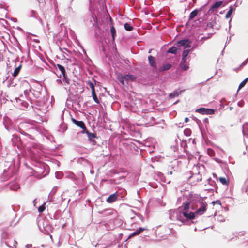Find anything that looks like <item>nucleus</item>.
I'll use <instances>...</instances> for the list:
<instances>
[{"mask_svg":"<svg viewBox=\"0 0 248 248\" xmlns=\"http://www.w3.org/2000/svg\"><path fill=\"white\" fill-rule=\"evenodd\" d=\"M169 218L173 222H179V226L190 224V220L194 218V213L190 212L187 213L186 212H183L182 207H179L177 209L169 211Z\"/></svg>","mask_w":248,"mask_h":248,"instance_id":"f257e3e1","label":"nucleus"},{"mask_svg":"<svg viewBox=\"0 0 248 248\" xmlns=\"http://www.w3.org/2000/svg\"><path fill=\"white\" fill-rule=\"evenodd\" d=\"M24 93L25 95L30 99L31 103L32 104L33 97L42 99L46 94V91L42 85L38 84L33 88H31L29 90H25Z\"/></svg>","mask_w":248,"mask_h":248,"instance_id":"f03ea898","label":"nucleus"},{"mask_svg":"<svg viewBox=\"0 0 248 248\" xmlns=\"http://www.w3.org/2000/svg\"><path fill=\"white\" fill-rule=\"evenodd\" d=\"M197 199L196 200V210L194 213V216L195 215H202L207 210V203L205 202V199L206 197H197ZM193 209H195V208H192Z\"/></svg>","mask_w":248,"mask_h":248,"instance_id":"7ed1b4c3","label":"nucleus"},{"mask_svg":"<svg viewBox=\"0 0 248 248\" xmlns=\"http://www.w3.org/2000/svg\"><path fill=\"white\" fill-rule=\"evenodd\" d=\"M136 78V76L130 74L125 75L120 74L117 77L118 80L123 85L128 84L129 82L134 81Z\"/></svg>","mask_w":248,"mask_h":248,"instance_id":"20e7f679","label":"nucleus"},{"mask_svg":"<svg viewBox=\"0 0 248 248\" xmlns=\"http://www.w3.org/2000/svg\"><path fill=\"white\" fill-rule=\"evenodd\" d=\"M55 67L57 71L59 70L61 73V74H60L59 78H61L62 77H63V81L65 82V84H70V80L67 78L64 67L59 64H57L55 66Z\"/></svg>","mask_w":248,"mask_h":248,"instance_id":"39448f33","label":"nucleus"},{"mask_svg":"<svg viewBox=\"0 0 248 248\" xmlns=\"http://www.w3.org/2000/svg\"><path fill=\"white\" fill-rule=\"evenodd\" d=\"M82 134H86L87 136L88 137L89 141L93 144L95 145L96 142L95 140V139L97 138V135L96 134L94 133L90 132L86 128L84 130H82L81 132Z\"/></svg>","mask_w":248,"mask_h":248,"instance_id":"423d86ee","label":"nucleus"},{"mask_svg":"<svg viewBox=\"0 0 248 248\" xmlns=\"http://www.w3.org/2000/svg\"><path fill=\"white\" fill-rule=\"evenodd\" d=\"M215 110L212 108H200L197 109L195 112L203 115L213 114L215 113Z\"/></svg>","mask_w":248,"mask_h":248,"instance_id":"0eeeda50","label":"nucleus"},{"mask_svg":"<svg viewBox=\"0 0 248 248\" xmlns=\"http://www.w3.org/2000/svg\"><path fill=\"white\" fill-rule=\"evenodd\" d=\"M27 125L26 124L23 123L20 124V127H18L17 129H16V131H18L20 132L21 134L25 135L26 137V139H32V136L31 135L27 133L25 131H24L22 129V127H24Z\"/></svg>","mask_w":248,"mask_h":248,"instance_id":"6e6552de","label":"nucleus"},{"mask_svg":"<svg viewBox=\"0 0 248 248\" xmlns=\"http://www.w3.org/2000/svg\"><path fill=\"white\" fill-rule=\"evenodd\" d=\"M11 141L13 145L14 146L16 145L17 147H18L19 144L21 143L20 138L15 134L12 135Z\"/></svg>","mask_w":248,"mask_h":248,"instance_id":"1a4fd4ad","label":"nucleus"},{"mask_svg":"<svg viewBox=\"0 0 248 248\" xmlns=\"http://www.w3.org/2000/svg\"><path fill=\"white\" fill-rule=\"evenodd\" d=\"M118 194L117 192L111 194L107 199L106 202L108 203H112L117 201L118 198Z\"/></svg>","mask_w":248,"mask_h":248,"instance_id":"9d476101","label":"nucleus"},{"mask_svg":"<svg viewBox=\"0 0 248 248\" xmlns=\"http://www.w3.org/2000/svg\"><path fill=\"white\" fill-rule=\"evenodd\" d=\"M8 187L14 191H16L20 188L19 185L16 181L10 182L8 185Z\"/></svg>","mask_w":248,"mask_h":248,"instance_id":"9b49d317","label":"nucleus"},{"mask_svg":"<svg viewBox=\"0 0 248 248\" xmlns=\"http://www.w3.org/2000/svg\"><path fill=\"white\" fill-rule=\"evenodd\" d=\"M72 121L75 124L82 128V130H84L86 128L85 124L83 121H78L74 118L72 119Z\"/></svg>","mask_w":248,"mask_h":248,"instance_id":"f8f14e48","label":"nucleus"},{"mask_svg":"<svg viewBox=\"0 0 248 248\" xmlns=\"http://www.w3.org/2000/svg\"><path fill=\"white\" fill-rule=\"evenodd\" d=\"M223 3L222 1H217L212 5L209 10V12H212L215 11V9L218 8Z\"/></svg>","mask_w":248,"mask_h":248,"instance_id":"ddd939ff","label":"nucleus"},{"mask_svg":"<svg viewBox=\"0 0 248 248\" xmlns=\"http://www.w3.org/2000/svg\"><path fill=\"white\" fill-rule=\"evenodd\" d=\"M148 59L150 66H151L154 69H155L156 68V64L155 58L150 55L148 56Z\"/></svg>","mask_w":248,"mask_h":248,"instance_id":"4468645a","label":"nucleus"},{"mask_svg":"<svg viewBox=\"0 0 248 248\" xmlns=\"http://www.w3.org/2000/svg\"><path fill=\"white\" fill-rule=\"evenodd\" d=\"M57 190V187H54L53 188V189L51 190V192L49 193L48 196V200L50 202H52L53 201V197L55 195V193H56Z\"/></svg>","mask_w":248,"mask_h":248,"instance_id":"2eb2a0df","label":"nucleus"},{"mask_svg":"<svg viewBox=\"0 0 248 248\" xmlns=\"http://www.w3.org/2000/svg\"><path fill=\"white\" fill-rule=\"evenodd\" d=\"M30 16L31 17H34V18L36 19L37 20H39L40 22H42V19L41 18L38 16V13L36 11L34 10H31L30 12Z\"/></svg>","mask_w":248,"mask_h":248,"instance_id":"dca6fc26","label":"nucleus"},{"mask_svg":"<svg viewBox=\"0 0 248 248\" xmlns=\"http://www.w3.org/2000/svg\"><path fill=\"white\" fill-rule=\"evenodd\" d=\"M188 42L189 40L188 39L181 40L177 42L176 46L178 47H180L182 46H185L186 43H188Z\"/></svg>","mask_w":248,"mask_h":248,"instance_id":"f3484780","label":"nucleus"},{"mask_svg":"<svg viewBox=\"0 0 248 248\" xmlns=\"http://www.w3.org/2000/svg\"><path fill=\"white\" fill-rule=\"evenodd\" d=\"M183 91L181 90L180 91H178L177 90L174 91L172 93L169 94V96L170 98H173L176 97H178L183 92Z\"/></svg>","mask_w":248,"mask_h":248,"instance_id":"a211bd4d","label":"nucleus"},{"mask_svg":"<svg viewBox=\"0 0 248 248\" xmlns=\"http://www.w3.org/2000/svg\"><path fill=\"white\" fill-rule=\"evenodd\" d=\"M171 67V65L169 63H166L165 64H163L162 66L160 68V71H167L169 69H170Z\"/></svg>","mask_w":248,"mask_h":248,"instance_id":"6ab92c4d","label":"nucleus"},{"mask_svg":"<svg viewBox=\"0 0 248 248\" xmlns=\"http://www.w3.org/2000/svg\"><path fill=\"white\" fill-rule=\"evenodd\" d=\"M235 9L233 8L232 6H231L229 7V10L227 13L225 17L226 18H229L231 17V15H232V13L234 11Z\"/></svg>","mask_w":248,"mask_h":248,"instance_id":"aec40b11","label":"nucleus"},{"mask_svg":"<svg viewBox=\"0 0 248 248\" xmlns=\"http://www.w3.org/2000/svg\"><path fill=\"white\" fill-rule=\"evenodd\" d=\"M181 207L182 208L183 212H186V213H189L188 210L190 208V203L187 202L184 203L183 206Z\"/></svg>","mask_w":248,"mask_h":248,"instance_id":"412c9836","label":"nucleus"},{"mask_svg":"<svg viewBox=\"0 0 248 248\" xmlns=\"http://www.w3.org/2000/svg\"><path fill=\"white\" fill-rule=\"evenodd\" d=\"M4 125L5 126V128L9 132H13L14 131H16V129H17L16 128L14 127L12 125H7L5 124V123L4 122Z\"/></svg>","mask_w":248,"mask_h":248,"instance_id":"4be33fe9","label":"nucleus"},{"mask_svg":"<svg viewBox=\"0 0 248 248\" xmlns=\"http://www.w3.org/2000/svg\"><path fill=\"white\" fill-rule=\"evenodd\" d=\"M198 10L197 9H195L192 11L189 16V19L191 20L193 18H194L198 14Z\"/></svg>","mask_w":248,"mask_h":248,"instance_id":"5701e85b","label":"nucleus"},{"mask_svg":"<svg viewBox=\"0 0 248 248\" xmlns=\"http://www.w3.org/2000/svg\"><path fill=\"white\" fill-rule=\"evenodd\" d=\"M110 32L112 37V40H114L115 36H116V31L113 25L110 26Z\"/></svg>","mask_w":248,"mask_h":248,"instance_id":"b1692460","label":"nucleus"},{"mask_svg":"<svg viewBox=\"0 0 248 248\" xmlns=\"http://www.w3.org/2000/svg\"><path fill=\"white\" fill-rule=\"evenodd\" d=\"M177 48L175 46H172L171 48H169L167 51L168 53H171L175 54L177 53Z\"/></svg>","mask_w":248,"mask_h":248,"instance_id":"393cba45","label":"nucleus"},{"mask_svg":"<svg viewBox=\"0 0 248 248\" xmlns=\"http://www.w3.org/2000/svg\"><path fill=\"white\" fill-rule=\"evenodd\" d=\"M191 178L194 179H196L197 182H199L202 181V175L199 173L193 174Z\"/></svg>","mask_w":248,"mask_h":248,"instance_id":"a878e982","label":"nucleus"},{"mask_svg":"<svg viewBox=\"0 0 248 248\" xmlns=\"http://www.w3.org/2000/svg\"><path fill=\"white\" fill-rule=\"evenodd\" d=\"M124 28L125 29V30L127 31H131L133 29V27L131 25V24L128 23H126L124 25Z\"/></svg>","mask_w":248,"mask_h":248,"instance_id":"bb28decb","label":"nucleus"},{"mask_svg":"<svg viewBox=\"0 0 248 248\" xmlns=\"http://www.w3.org/2000/svg\"><path fill=\"white\" fill-rule=\"evenodd\" d=\"M243 133L244 135L248 137V124H246L243 125Z\"/></svg>","mask_w":248,"mask_h":248,"instance_id":"cd10ccee","label":"nucleus"},{"mask_svg":"<svg viewBox=\"0 0 248 248\" xmlns=\"http://www.w3.org/2000/svg\"><path fill=\"white\" fill-rule=\"evenodd\" d=\"M29 106V104L25 101L23 100L21 103L20 108L21 109H24L27 108Z\"/></svg>","mask_w":248,"mask_h":248,"instance_id":"c85d7f7f","label":"nucleus"},{"mask_svg":"<svg viewBox=\"0 0 248 248\" xmlns=\"http://www.w3.org/2000/svg\"><path fill=\"white\" fill-rule=\"evenodd\" d=\"M89 18L93 26H94V25L96 24L97 19L96 16L94 17L93 16H89Z\"/></svg>","mask_w":248,"mask_h":248,"instance_id":"c756f323","label":"nucleus"},{"mask_svg":"<svg viewBox=\"0 0 248 248\" xmlns=\"http://www.w3.org/2000/svg\"><path fill=\"white\" fill-rule=\"evenodd\" d=\"M92 95L93 99L95 102V103H96L97 104H99L100 101L96 95L95 91L93 92H92Z\"/></svg>","mask_w":248,"mask_h":248,"instance_id":"7c9ffc66","label":"nucleus"},{"mask_svg":"<svg viewBox=\"0 0 248 248\" xmlns=\"http://www.w3.org/2000/svg\"><path fill=\"white\" fill-rule=\"evenodd\" d=\"M5 244L8 246L9 247H11V248H16V245H17V242H16V241L14 240V241H12V243H13V246H12L11 245V244L9 242H5Z\"/></svg>","mask_w":248,"mask_h":248,"instance_id":"2f4dec72","label":"nucleus"},{"mask_svg":"<svg viewBox=\"0 0 248 248\" xmlns=\"http://www.w3.org/2000/svg\"><path fill=\"white\" fill-rule=\"evenodd\" d=\"M180 66L182 69L186 71L189 68L188 65L187 64H186V63L182 64V63H180Z\"/></svg>","mask_w":248,"mask_h":248,"instance_id":"473e14b6","label":"nucleus"},{"mask_svg":"<svg viewBox=\"0 0 248 248\" xmlns=\"http://www.w3.org/2000/svg\"><path fill=\"white\" fill-rule=\"evenodd\" d=\"M207 153L208 155L210 156H214L215 155V151L211 148H209L207 149Z\"/></svg>","mask_w":248,"mask_h":248,"instance_id":"72a5a7b5","label":"nucleus"},{"mask_svg":"<svg viewBox=\"0 0 248 248\" xmlns=\"http://www.w3.org/2000/svg\"><path fill=\"white\" fill-rule=\"evenodd\" d=\"M248 80V77L245 78L239 85L238 89H240L242 87H243L246 84Z\"/></svg>","mask_w":248,"mask_h":248,"instance_id":"f704fd0d","label":"nucleus"},{"mask_svg":"<svg viewBox=\"0 0 248 248\" xmlns=\"http://www.w3.org/2000/svg\"><path fill=\"white\" fill-rule=\"evenodd\" d=\"M20 68H21V66H19L18 67H16L15 69L14 73H13V76L14 77H16L18 74V73L19 72V71H20Z\"/></svg>","mask_w":248,"mask_h":248,"instance_id":"c9c22d12","label":"nucleus"},{"mask_svg":"<svg viewBox=\"0 0 248 248\" xmlns=\"http://www.w3.org/2000/svg\"><path fill=\"white\" fill-rule=\"evenodd\" d=\"M2 175L5 179H8L11 177V173L7 174V171L4 170Z\"/></svg>","mask_w":248,"mask_h":248,"instance_id":"e433bc0d","label":"nucleus"},{"mask_svg":"<svg viewBox=\"0 0 248 248\" xmlns=\"http://www.w3.org/2000/svg\"><path fill=\"white\" fill-rule=\"evenodd\" d=\"M87 84H88V86L91 89L92 92H93L95 91L94 85V84L92 82L89 81L88 82Z\"/></svg>","mask_w":248,"mask_h":248,"instance_id":"4c0bfd02","label":"nucleus"},{"mask_svg":"<svg viewBox=\"0 0 248 248\" xmlns=\"http://www.w3.org/2000/svg\"><path fill=\"white\" fill-rule=\"evenodd\" d=\"M67 177L73 180H75L76 179L75 174L71 172H68L67 173Z\"/></svg>","mask_w":248,"mask_h":248,"instance_id":"58836bf2","label":"nucleus"},{"mask_svg":"<svg viewBox=\"0 0 248 248\" xmlns=\"http://www.w3.org/2000/svg\"><path fill=\"white\" fill-rule=\"evenodd\" d=\"M190 50H185L183 52L182 57L186 58Z\"/></svg>","mask_w":248,"mask_h":248,"instance_id":"ea45409f","label":"nucleus"},{"mask_svg":"<svg viewBox=\"0 0 248 248\" xmlns=\"http://www.w3.org/2000/svg\"><path fill=\"white\" fill-rule=\"evenodd\" d=\"M45 204L46 203H44L43 205L38 207V210L39 212L42 213L45 210Z\"/></svg>","mask_w":248,"mask_h":248,"instance_id":"a19ab883","label":"nucleus"},{"mask_svg":"<svg viewBox=\"0 0 248 248\" xmlns=\"http://www.w3.org/2000/svg\"><path fill=\"white\" fill-rule=\"evenodd\" d=\"M55 176L57 179H61L63 176V174L62 172H56Z\"/></svg>","mask_w":248,"mask_h":248,"instance_id":"79ce46f5","label":"nucleus"},{"mask_svg":"<svg viewBox=\"0 0 248 248\" xmlns=\"http://www.w3.org/2000/svg\"><path fill=\"white\" fill-rule=\"evenodd\" d=\"M219 181L223 185H227L228 182L226 179L224 177L219 178Z\"/></svg>","mask_w":248,"mask_h":248,"instance_id":"37998d69","label":"nucleus"},{"mask_svg":"<svg viewBox=\"0 0 248 248\" xmlns=\"http://www.w3.org/2000/svg\"><path fill=\"white\" fill-rule=\"evenodd\" d=\"M184 134L186 136H189L191 134V131L189 129H186L184 130Z\"/></svg>","mask_w":248,"mask_h":248,"instance_id":"c03bdc74","label":"nucleus"},{"mask_svg":"<svg viewBox=\"0 0 248 248\" xmlns=\"http://www.w3.org/2000/svg\"><path fill=\"white\" fill-rule=\"evenodd\" d=\"M16 105L17 107H19L21 104V103L22 102L23 100H22L20 98H16Z\"/></svg>","mask_w":248,"mask_h":248,"instance_id":"a18cd8bd","label":"nucleus"},{"mask_svg":"<svg viewBox=\"0 0 248 248\" xmlns=\"http://www.w3.org/2000/svg\"><path fill=\"white\" fill-rule=\"evenodd\" d=\"M138 234H139V232H138L137 230H136V231L133 232L130 235L129 237L133 236H135V235H138Z\"/></svg>","mask_w":248,"mask_h":248,"instance_id":"49530a36","label":"nucleus"},{"mask_svg":"<svg viewBox=\"0 0 248 248\" xmlns=\"http://www.w3.org/2000/svg\"><path fill=\"white\" fill-rule=\"evenodd\" d=\"M61 127L63 131L66 130L67 129V127L65 124H62Z\"/></svg>","mask_w":248,"mask_h":248,"instance_id":"de8ad7c7","label":"nucleus"},{"mask_svg":"<svg viewBox=\"0 0 248 248\" xmlns=\"http://www.w3.org/2000/svg\"><path fill=\"white\" fill-rule=\"evenodd\" d=\"M191 41H190L189 40V42L188 43H186V45L185 46V48H189L191 47Z\"/></svg>","mask_w":248,"mask_h":248,"instance_id":"09e8293b","label":"nucleus"},{"mask_svg":"<svg viewBox=\"0 0 248 248\" xmlns=\"http://www.w3.org/2000/svg\"><path fill=\"white\" fill-rule=\"evenodd\" d=\"M146 230V229L144 228H141V227H140L139 228V229H137V231L138 232H139V234L142 231H143L144 230Z\"/></svg>","mask_w":248,"mask_h":248,"instance_id":"8fccbe9b","label":"nucleus"},{"mask_svg":"<svg viewBox=\"0 0 248 248\" xmlns=\"http://www.w3.org/2000/svg\"><path fill=\"white\" fill-rule=\"evenodd\" d=\"M186 58L182 57L180 63H182V64L185 63H186Z\"/></svg>","mask_w":248,"mask_h":248,"instance_id":"3c124183","label":"nucleus"},{"mask_svg":"<svg viewBox=\"0 0 248 248\" xmlns=\"http://www.w3.org/2000/svg\"><path fill=\"white\" fill-rule=\"evenodd\" d=\"M243 104H244L243 101H239L238 102V105L240 107H242L243 106Z\"/></svg>","mask_w":248,"mask_h":248,"instance_id":"603ef678","label":"nucleus"},{"mask_svg":"<svg viewBox=\"0 0 248 248\" xmlns=\"http://www.w3.org/2000/svg\"><path fill=\"white\" fill-rule=\"evenodd\" d=\"M212 203L214 205L215 203H218L219 204H221L220 201H213L212 202Z\"/></svg>","mask_w":248,"mask_h":248,"instance_id":"864d4df0","label":"nucleus"},{"mask_svg":"<svg viewBox=\"0 0 248 248\" xmlns=\"http://www.w3.org/2000/svg\"><path fill=\"white\" fill-rule=\"evenodd\" d=\"M248 62V58L243 62L242 65H245Z\"/></svg>","mask_w":248,"mask_h":248,"instance_id":"5fc2aeb1","label":"nucleus"},{"mask_svg":"<svg viewBox=\"0 0 248 248\" xmlns=\"http://www.w3.org/2000/svg\"><path fill=\"white\" fill-rule=\"evenodd\" d=\"M26 248H31L32 247V245L31 244H27L25 246Z\"/></svg>","mask_w":248,"mask_h":248,"instance_id":"6e6d98bb","label":"nucleus"},{"mask_svg":"<svg viewBox=\"0 0 248 248\" xmlns=\"http://www.w3.org/2000/svg\"><path fill=\"white\" fill-rule=\"evenodd\" d=\"M189 118H188V117H186V118H185V122L186 123L188 122L189 121Z\"/></svg>","mask_w":248,"mask_h":248,"instance_id":"4d7b16f0","label":"nucleus"},{"mask_svg":"<svg viewBox=\"0 0 248 248\" xmlns=\"http://www.w3.org/2000/svg\"><path fill=\"white\" fill-rule=\"evenodd\" d=\"M6 234H6V233H5V232L3 233H2V238H4L5 236H6Z\"/></svg>","mask_w":248,"mask_h":248,"instance_id":"13d9d810","label":"nucleus"},{"mask_svg":"<svg viewBox=\"0 0 248 248\" xmlns=\"http://www.w3.org/2000/svg\"><path fill=\"white\" fill-rule=\"evenodd\" d=\"M33 204H34V206H35L36 203V199H34V200H33Z\"/></svg>","mask_w":248,"mask_h":248,"instance_id":"bf43d9fd","label":"nucleus"},{"mask_svg":"<svg viewBox=\"0 0 248 248\" xmlns=\"http://www.w3.org/2000/svg\"><path fill=\"white\" fill-rule=\"evenodd\" d=\"M206 39V38L204 37H202L201 38V41H203V40H204Z\"/></svg>","mask_w":248,"mask_h":248,"instance_id":"052dcab7","label":"nucleus"},{"mask_svg":"<svg viewBox=\"0 0 248 248\" xmlns=\"http://www.w3.org/2000/svg\"><path fill=\"white\" fill-rule=\"evenodd\" d=\"M231 19L230 20L229 22V29H230V28H231Z\"/></svg>","mask_w":248,"mask_h":248,"instance_id":"680f3d73","label":"nucleus"},{"mask_svg":"<svg viewBox=\"0 0 248 248\" xmlns=\"http://www.w3.org/2000/svg\"><path fill=\"white\" fill-rule=\"evenodd\" d=\"M57 81L59 83H61L62 82L61 80H60V79H57Z\"/></svg>","mask_w":248,"mask_h":248,"instance_id":"e2e57ef3","label":"nucleus"},{"mask_svg":"<svg viewBox=\"0 0 248 248\" xmlns=\"http://www.w3.org/2000/svg\"><path fill=\"white\" fill-rule=\"evenodd\" d=\"M196 46H196V45H194V46H193V48H192V49H193V48H196Z\"/></svg>","mask_w":248,"mask_h":248,"instance_id":"0e129e2a","label":"nucleus"},{"mask_svg":"<svg viewBox=\"0 0 248 248\" xmlns=\"http://www.w3.org/2000/svg\"><path fill=\"white\" fill-rule=\"evenodd\" d=\"M46 228H48V229H50V226H46Z\"/></svg>","mask_w":248,"mask_h":248,"instance_id":"69168bd1","label":"nucleus"},{"mask_svg":"<svg viewBox=\"0 0 248 248\" xmlns=\"http://www.w3.org/2000/svg\"><path fill=\"white\" fill-rule=\"evenodd\" d=\"M152 49H150L148 51L149 53H150L151 52Z\"/></svg>","mask_w":248,"mask_h":248,"instance_id":"338daca9","label":"nucleus"},{"mask_svg":"<svg viewBox=\"0 0 248 248\" xmlns=\"http://www.w3.org/2000/svg\"><path fill=\"white\" fill-rule=\"evenodd\" d=\"M227 40H229V41H230L231 40V36H230L229 38H227Z\"/></svg>","mask_w":248,"mask_h":248,"instance_id":"774afa93","label":"nucleus"}]
</instances>
